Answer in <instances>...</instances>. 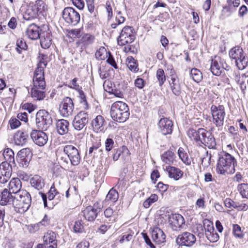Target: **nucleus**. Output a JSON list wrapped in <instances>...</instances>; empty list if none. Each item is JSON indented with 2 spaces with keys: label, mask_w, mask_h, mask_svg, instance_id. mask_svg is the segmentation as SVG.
Instances as JSON below:
<instances>
[{
  "label": "nucleus",
  "mask_w": 248,
  "mask_h": 248,
  "mask_svg": "<svg viewBox=\"0 0 248 248\" xmlns=\"http://www.w3.org/2000/svg\"><path fill=\"white\" fill-rule=\"evenodd\" d=\"M62 151H57L56 153L57 159L61 165L65 166L69 160L71 165L77 166L80 161V156L78 149L73 145H66L63 147Z\"/></svg>",
  "instance_id": "nucleus-1"
},
{
  "label": "nucleus",
  "mask_w": 248,
  "mask_h": 248,
  "mask_svg": "<svg viewBox=\"0 0 248 248\" xmlns=\"http://www.w3.org/2000/svg\"><path fill=\"white\" fill-rule=\"evenodd\" d=\"M237 161L231 154L221 151L218 153L217 171L218 173L225 175L232 174L235 171Z\"/></svg>",
  "instance_id": "nucleus-2"
},
{
  "label": "nucleus",
  "mask_w": 248,
  "mask_h": 248,
  "mask_svg": "<svg viewBox=\"0 0 248 248\" xmlns=\"http://www.w3.org/2000/svg\"><path fill=\"white\" fill-rule=\"evenodd\" d=\"M110 114L113 120L119 123L124 122L130 115L128 106L124 102L116 101L111 106Z\"/></svg>",
  "instance_id": "nucleus-3"
},
{
  "label": "nucleus",
  "mask_w": 248,
  "mask_h": 248,
  "mask_svg": "<svg viewBox=\"0 0 248 248\" xmlns=\"http://www.w3.org/2000/svg\"><path fill=\"white\" fill-rule=\"evenodd\" d=\"M31 198L29 192L22 190L15 194L14 206L17 212L24 213L27 211L31 205Z\"/></svg>",
  "instance_id": "nucleus-4"
},
{
  "label": "nucleus",
  "mask_w": 248,
  "mask_h": 248,
  "mask_svg": "<svg viewBox=\"0 0 248 248\" xmlns=\"http://www.w3.org/2000/svg\"><path fill=\"white\" fill-rule=\"evenodd\" d=\"M229 56L235 61L236 66L240 70H243L248 65V59L243 50L239 46L232 48L229 52Z\"/></svg>",
  "instance_id": "nucleus-5"
},
{
  "label": "nucleus",
  "mask_w": 248,
  "mask_h": 248,
  "mask_svg": "<svg viewBox=\"0 0 248 248\" xmlns=\"http://www.w3.org/2000/svg\"><path fill=\"white\" fill-rule=\"evenodd\" d=\"M33 87L31 90V96L37 100H42L45 97V93L42 90L45 89L46 82L45 78L34 77L33 78Z\"/></svg>",
  "instance_id": "nucleus-6"
},
{
  "label": "nucleus",
  "mask_w": 248,
  "mask_h": 248,
  "mask_svg": "<svg viewBox=\"0 0 248 248\" xmlns=\"http://www.w3.org/2000/svg\"><path fill=\"white\" fill-rule=\"evenodd\" d=\"M36 123L39 129L46 130L52 123L50 114L44 109L39 110L36 114Z\"/></svg>",
  "instance_id": "nucleus-7"
},
{
  "label": "nucleus",
  "mask_w": 248,
  "mask_h": 248,
  "mask_svg": "<svg viewBox=\"0 0 248 248\" xmlns=\"http://www.w3.org/2000/svg\"><path fill=\"white\" fill-rule=\"evenodd\" d=\"M211 112L213 118V123L217 127H222L224 124L226 115L224 107L223 105L216 106L213 105L211 107Z\"/></svg>",
  "instance_id": "nucleus-8"
},
{
  "label": "nucleus",
  "mask_w": 248,
  "mask_h": 248,
  "mask_svg": "<svg viewBox=\"0 0 248 248\" xmlns=\"http://www.w3.org/2000/svg\"><path fill=\"white\" fill-rule=\"evenodd\" d=\"M135 39V32L133 27L125 26L121 31L117 38L118 44L120 46H124L132 43Z\"/></svg>",
  "instance_id": "nucleus-9"
},
{
  "label": "nucleus",
  "mask_w": 248,
  "mask_h": 248,
  "mask_svg": "<svg viewBox=\"0 0 248 248\" xmlns=\"http://www.w3.org/2000/svg\"><path fill=\"white\" fill-rule=\"evenodd\" d=\"M62 18L68 24L75 26L79 23L80 16L75 9L68 7L62 11Z\"/></svg>",
  "instance_id": "nucleus-10"
},
{
  "label": "nucleus",
  "mask_w": 248,
  "mask_h": 248,
  "mask_svg": "<svg viewBox=\"0 0 248 248\" xmlns=\"http://www.w3.org/2000/svg\"><path fill=\"white\" fill-rule=\"evenodd\" d=\"M89 120L88 113L85 111H81L75 116L72 123L73 126L75 130L80 131L85 127Z\"/></svg>",
  "instance_id": "nucleus-11"
},
{
  "label": "nucleus",
  "mask_w": 248,
  "mask_h": 248,
  "mask_svg": "<svg viewBox=\"0 0 248 248\" xmlns=\"http://www.w3.org/2000/svg\"><path fill=\"white\" fill-rule=\"evenodd\" d=\"M74 108L73 100L69 97L63 99L59 105V111L63 117H68L72 114Z\"/></svg>",
  "instance_id": "nucleus-12"
},
{
  "label": "nucleus",
  "mask_w": 248,
  "mask_h": 248,
  "mask_svg": "<svg viewBox=\"0 0 248 248\" xmlns=\"http://www.w3.org/2000/svg\"><path fill=\"white\" fill-rule=\"evenodd\" d=\"M196 241V236L193 234L186 232L179 234L176 240L177 244L179 246L187 247L192 246Z\"/></svg>",
  "instance_id": "nucleus-13"
},
{
  "label": "nucleus",
  "mask_w": 248,
  "mask_h": 248,
  "mask_svg": "<svg viewBox=\"0 0 248 248\" xmlns=\"http://www.w3.org/2000/svg\"><path fill=\"white\" fill-rule=\"evenodd\" d=\"M12 173V166L7 162H3L0 164V183H6Z\"/></svg>",
  "instance_id": "nucleus-14"
},
{
  "label": "nucleus",
  "mask_w": 248,
  "mask_h": 248,
  "mask_svg": "<svg viewBox=\"0 0 248 248\" xmlns=\"http://www.w3.org/2000/svg\"><path fill=\"white\" fill-rule=\"evenodd\" d=\"M48 57L47 55L40 53L38 57V63L37 67L34 73V77L41 78L44 79V69L46 67L47 64Z\"/></svg>",
  "instance_id": "nucleus-15"
},
{
  "label": "nucleus",
  "mask_w": 248,
  "mask_h": 248,
  "mask_svg": "<svg viewBox=\"0 0 248 248\" xmlns=\"http://www.w3.org/2000/svg\"><path fill=\"white\" fill-rule=\"evenodd\" d=\"M43 130H33L31 133V137L33 142L39 146H43L47 143L48 137Z\"/></svg>",
  "instance_id": "nucleus-16"
},
{
  "label": "nucleus",
  "mask_w": 248,
  "mask_h": 248,
  "mask_svg": "<svg viewBox=\"0 0 248 248\" xmlns=\"http://www.w3.org/2000/svg\"><path fill=\"white\" fill-rule=\"evenodd\" d=\"M173 126V122L167 118H161L158 123L159 131L164 135L171 134Z\"/></svg>",
  "instance_id": "nucleus-17"
},
{
  "label": "nucleus",
  "mask_w": 248,
  "mask_h": 248,
  "mask_svg": "<svg viewBox=\"0 0 248 248\" xmlns=\"http://www.w3.org/2000/svg\"><path fill=\"white\" fill-rule=\"evenodd\" d=\"M224 69H227L223 64V60L216 57L211 62L210 70L214 75L219 76Z\"/></svg>",
  "instance_id": "nucleus-18"
},
{
  "label": "nucleus",
  "mask_w": 248,
  "mask_h": 248,
  "mask_svg": "<svg viewBox=\"0 0 248 248\" xmlns=\"http://www.w3.org/2000/svg\"><path fill=\"white\" fill-rule=\"evenodd\" d=\"M201 142L208 147L209 149H215L217 143L216 140L210 132L207 131L204 129V132H203Z\"/></svg>",
  "instance_id": "nucleus-19"
},
{
  "label": "nucleus",
  "mask_w": 248,
  "mask_h": 248,
  "mask_svg": "<svg viewBox=\"0 0 248 248\" xmlns=\"http://www.w3.org/2000/svg\"><path fill=\"white\" fill-rule=\"evenodd\" d=\"M11 191L7 188H4L0 194V204L6 205L13 204L15 201V195L13 196Z\"/></svg>",
  "instance_id": "nucleus-20"
},
{
  "label": "nucleus",
  "mask_w": 248,
  "mask_h": 248,
  "mask_svg": "<svg viewBox=\"0 0 248 248\" xmlns=\"http://www.w3.org/2000/svg\"><path fill=\"white\" fill-rule=\"evenodd\" d=\"M43 240L44 243L49 246V248H57L56 234L54 232L48 231L45 233Z\"/></svg>",
  "instance_id": "nucleus-21"
},
{
  "label": "nucleus",
  "mask_w": 248,
  "mask_h": 248,
  "mask_svg": "<svg viewBox=\"0 0 248 248\" xmlns=\"http://www.w3.org/2000/svg\"><path fill=\"white\" fill-rule=\"evenodd\" d=\"M152 237L153 241L157 244L165 242L166 235L163 231L158 227H155L152 231Z\"/></svg>",
  "instance_id": "nucleus-22"
},
{
  "label": "nucleus",
  "mask_w": 248,
  "mask_h": 248,
  "mask_svg": "<svg viewBox=\"0 0 248 248\" xmlns=\"http://www.w3.org/2000/svg\"><path fill=\"white\" fill-rule=\"evenodd\" d=\"M164 170L168 172L169 177L175 180H178L184 174L182 170L175 167L167 166Z\"/></svg>",
  "instance_id": "nucleus-23"
},
{
  "label": "nucleus",
  "mask_w": 248,
  "mask_h": 248,
  "mask_svg": "<svg viewBox=\"0 0 248 248\" xmlns=\"http://www.w3.org/2000/svg\"><path fill=\"white\" fill-rule=\"evenodd\" d=\"M26 34L31 40H36L40 37V29L34 24L30 25L26 31Z\"/></svg>",
  "instance_id": "nucleus-24"
},
{
  "label": "nucleus",
  "mask_w": 248,
  "mask_h": 248,
  "mask_svg": "<svg viewBox=\"0 0 248 248\" xmlns=\"http://www.w3.org/2000/svg\"><path fill=\"white\" fill-rule=\"evenodd\" d=\"M169 222L174 230L181 228L185 223L183 217L178 214H172L169 218Z\"/></svg>",
  "instance_id": "nucleus-25"
},
{
  "label": "nucleus",
  "mask_w": 248,
  "mask_h": 248,
  "mask_svg": "<svg viewBox=\"0 0 248 248\" xmlns=\"http://www.w3.org/2000/svg\"><path fill=\"white\" fill-rule=\"evenodd\" d=\"M31 186L37 190H41L45 186L44 179L38 175H33L30 179Z\"/></svg>",
  "instance_id": "nucleus-26"
},
{
  "label": "nucleus",
  "mask_w": 248,
  "mask_h": 248,
  "mask_svg": "<svg viewBox=\"0 0 248 248\" xmlns=\"http://www.w3.org/2000/svg\"><path fill=\"white\" fill-rule=\"evenodd\" d=\"M22 186L21 182L18 178H13L9 182L8 185L9 190L15 195L20 191Z\"/></svg>",
  "instance_id": "nucleus-27"
},
{
  "label": "nucleus",
  "mask_w": 248,
  "mask_h": 248,
  "mask_svg": "<svg viewBox=\"0 0 248 248\" xmlns=\"http://www.w3.org/2000/svg\"><path fill=\"white\" fill-rule=\"evenodd\" d=\"M69 123L64 119L59 120L56 124L57 131L60 135H63L68 133Z\"/></svg>",
  "instance_id": "nucleus-28"
},
{
  "label": "nucleus",
  "mask_w": 248,
  "mask_h": 248,
  "mask_svg": "<svg viewBox=\"0 0 248 248\" xmlns=\"http://www.w3.org/2000/svg\"><path fill=\"white\" fill-rule=\"evenodd\" d=\"M106 124V122L104 118L101 115H97L92 122V125L94 131L98 132L102 131L103 129V127Z\"/></svg>",
  "instance_id": "nucleus-29"
},
{
  "label": "nucleus",
  "mask_w": 248,
  "mask_h": 248,
  "mask_svg": "<svg viewBox=\"0 0 248 248\" xmlns=\"http://www.w3.org/2000/svg\"><path fill=\"white\" fill-rule=\"evenodd\" d=\"M28 137V133L21 131H18L14 135V142L17 145L22 146L27 142Z\"/></svg>",
  "instance_id": "nucleus-30"
},
{
  "label": "nucleus",
  "mask_w": 248,
  "mask_h": 248,
  "mask_svg": "<svg viewBox=\"0 0 248 248\" xmlns=\"http://www.w3.org/2000/svg\"><path fill=\"white\" fill-rule=\"evenodd\" d=\"M119 198L118 192L113 188H112L108 192L105 199L103 202L104 205H108L109 202H115Z\"/></svg>",
  "instance_id": "nucleus-31"
},
{
  "label": "nucleus",
  "mask_w": 248,
  "mask_h": 248,
  "mask_svg": "<svg viewBox=\"0 0 248 248\" xmlns=\"http://www.w3.org/2000/svg\"><path fill=\"white\" fill-rule=\"evenodd\" d=\"M178 155L179 158L185 165H191L192 158L190 156L188 152H186L183 148L180 147L178 150Z\"/></svg>",
  "instance_id": "nucleus-32"
},
{
  "label": "nucleus",
  "mask_w": 248,
  "mask_h": 248,
  "mask_svg": "<svg viewBox=\"0 0 248 248\" xmlns=\"http://www.w3.org/2000/svg\"><path fill=\"white\" fill-rule=\"evenodd\" d=\"M169 83L173 93L175 95H179L181 93V87L178 78L175 77H171Z\"/></svg>",
  "instance_id": "nucleus-33"
},
{
  "label": "nucleus",
  "mask_w": 248,
  "mask_h": 248,
  "mask_svg": "<svg viewBox=\"0 0 248 248\" xmlns=\"http://www.w3.org/2000/svg\"><path fill=\"white\" fill-rule=\"evenodd\" d=\"M203 132H204V129L199 128L197 130L194 129H190L187 131L188 137L192 140L197 142L201 141Z\"/></svg>",
  "instance_id": "nucleus-34"
},
{
  "label": "nucleus",
  "mask_w": 248,
  "mask_h": 248,
  "mask_svg": "<svg viewBox=\"0 0 248 248\" xmlns=\"http://www.w3.org/2000/svg\"><path fill=\"white\" fill-rule=\"evenodd\" d=\"M163 162L167 164H173L175 161L176 156L175 154L170 150L164 152L161 156Z\"/></svg>",
  "instance_id": "nucleus-35"
},
{
  "label": "nucleus",
  "mask_w": 248,
  "mask_h": 248,
  "mask_svg": "<svg viewBox=\"0 0 248 248\" xmlns=\"http://www.w3.org/2000/svg\"><path fill=\"white\" fill-rule=\"evenodd\" d=\"M83 214L85 219L89 221H93L97 215V210L91 206L87 207L84 211Z\"/></svg>",
  "instance_id": "nucleus-36"
},
{
  "label": "nucleus",
  "mask_w": 248,
  "mask_h": 248,
  "mask_svg": "<svg viewBox=\"0 0 248 248\" xmlns=\"http://www.w3.org/2000/svg\"><path fill=\"white\" fill-rule=\"evenodd\" d=\"M38 16L36 9L32 5H30L23 15V18L26 20H30L37 18Z\"/></svg>",
  "instance_id": "nucleus-37"
},
{
  "label": "nucleus",
  "mask_w": 248,
  "mask_h": 248,
  "mask_svg": "<svg viewBox=\"0 0 248 248\" xmlns=\"http://www.w3.org/2000/svg\"><path fill=\"white\" fill-rule=\"evenodd\" d=\"M3 155L6 161L10 164L11 163H15L14 153L13 150L10 148L5 149L3 153Z\"/></svg>",
  "instance_id": "nucleus-38"
},
{
  "label": "nucleus",
  "mask_w": 248,
  "mask_h": 248,
  "mask_svg": "<svg viewBox=\"0 0 248 248\" xmlns=\"http://www.w3.org/2000/svg\"><path fill=\"white\" fill-rule=\"evenodd\" d=\"M190 76L192 79L197 83H199L202 79V72L196 68H193L191 70Z\"/></svg>",
  "instance_id": "nucleus-39"
},
{
  "label": "nucleus",
  "mask_w": 248,
  "mask_h": 248,
  "mask_svg": "<svg viewBox=\"0 0 248 248\" xmlns=\"http://www.w3.org/2000/svg\"><path fill=\"white\" fill-rule=\"evenodd\" d=\"M40 44L42 48L46 49L49 47L51 45V39L50 35L46 34V36L44 35L40 37Z\"/></svg>",
  "instance_id": "nucleus-40"
},
{
  "label": "nucleus",
  "mask_w": 248,
  "mask_h": 248,
  "mask_svg": "<svg viewBox=\"0 0 248 248\" xmlns=\"http://www.w3.org/2000/svg\"><path fill=\"white\" fill-rule=\"evenodd\" d=\"M126 63L128 68L134 72L138 71V64L135 60L132 57H128L126 60Z\"/></svg>",
  "instance_id": "nucleus-41"
},
{
  "label": "nucleus",
  "mask_w": 248,
  "mask_h": 248,
  "mask_svg": "<svg viewBox=\"0 0 248 248\" xmlns=\"http://www.w3.org/2000/svg\"><path fill=\"white\" fill-rule=\"evenodd\" d=\"M237 190L243 198L248 199V184H239L237 186Z\"/></svg>",
  "instance_id": "nucleus-42"
},
{
  "label": "nucleus",
  "mask_w": 248,
  "mask_h": 248,
  "mask_svg": "<svg viewBox=\"0 0 248 248\" xmlns=\"http://www.w3.org/2000/svg\"><path fill=\"white\" fill-rule=\"evenodd\" d=\"M25 150L26 149H22L17 154V156L19 158V162L21 164L23 167H27L29 163V161L26 158V156L24 155Z\"/></svg>",
  "instance_id": "nucleus-43"
},
{
  "label": "nucleus",
  "mask_w": 248,
  "mask_h": 248,
  "mask_svg": "<svg viewBox=\"0 0 248 248\" xmlns=\"http://www.w3.org/2000/svg\"><path fill=\"white\" fill-rule=\"evenodd\" d=\"M32 6L36 9V11L39 15L43 14L46 9V4L41 0H37L35 2V4L32 5Z\"/></svg>",
  "instance_id": "nucleus-44"
},
{
  "label": "nucleus",
  "mask_w": 248,
  "mask_h": 248,
  "mask_svg": "<svg viewBox=\"0 0 248 248\" xmlns=\"http://www.w3.org/2000/svg\"><path fill=\"white\" fill-rule=\"evenodd\" d=\"M156 77L159 83V85L162 86L166 81V76L162 69H158L156 73Z\"/></svg>",
  "instance_id": "nucleus-45"
},
{
  "label": "nucleus",
  "mask_w": 248,
  "mask_h": 248,
  "mask_svg": "<svg viewBox=\"0 0 248 248\" xmlns=\"http://www.w3.org/2000/svg\"><path fill=\"white\" fill-rule=\"evenodd\" d=\"M158 196L155 194H152L147 199L143 202V205L146 208H149L151 205L158 200Z\"/></svg>",
  "instance_id": "nucleus-46"
},
{
  "label": "nucleus",
  "mask_w": 248,
  "mask_h": 248,
  "mask_svg": "<svg viewBox=\"0 0 248 248\" xmlns=\"http://www.w3.org/2000/svg\"><path fill=\"white\" fill-rule=\"evenodd\" d=\"M16 49L18 53L21 54L22 50L27 48V45L25 42L21 39H18L16 41Z\"/></svg>",
  "instance_id": "nucleus-47"
},
{
  "label": "nucleus",
  "mask_w": 248,
  "mask_h": 248,
  "mask_svg": "<svg viewBox=\"0 0 248 248\" xmlns=\"http://www.w3.org/2000/svg\"><path fill=\"white\" fill-rule=\"evenodd\" d=\"M104 214L106 218H109V221H111L112 222L115 221L116 217L114 216L113 210L111 208H107L104 211Z\"/></svg>",
  "instance_id": "nucleus-48"
},
{
  "label": "nucleus",
  "mask_w": 248,
  "mask_h": 248,
  "mask_svg": "<svg viewBox=\"0 0 248 248\" xmlns=\"http://www.w3.org/2000/svg\"><path fill=\"white\" fill-rule=\"evenodd\" d=\"M206 235L208 239L212 242H215L218 241L219 236L218 234L214 231L206 232Z\"/></svg>",
  "instance_id": "nucleus-49"
},
{
  "label": "nucleus",
  "mask_w": 248,
  "mask_h": 248,
  "mask_svg": "<svg viewBox=\"0 0 248 248\" xmlns=\"http://www.w3.org/2000/svg\"><path fill=\"white\" fill-rule=\"evenodd\" d=\"M233 234L234 236L238 238H242L243 234L241 230V227L238 224H234L233 225Z\"/></svg>",
  "instance_id": "nucleus-50"
},
{
  "label": "nucleus",
  "mask_w": 248,
  "mask_h": 248,
  "mask_svg": "<svg viewBox=\"0 0 248 248\" xmlns=\"http://www.w3.org/2000/svg\"><path fill=\"white\" fill-rule=\"evenodd\" d=\"M84 223L81 219L76 221L75 223L74 230L76 232L81 233L84 231Z\"/></svg>",
  "instance_id": "nucleus-51"
},
{
  "label": "nucleus",
  "mask_w": 248,
  "mask_h": 248,
  "mask_svg": "<svg viewBox=\"0 0 248 248\" xmlns=\"http://www.w3.org/2000/svg\"><path fill=\"white\" fill-rule=\"evenodd\" d=\"M94 40V37L93 35L86 34L82 38V42L85 45H88L92 44Z\"/></svg>",
  "instance_id": "nucleus-52"
},
{
  "label": "nucleus",
  "mask_w": 248,
  "mask_h": 248,
  "mask_svg": "<svg viewBox=\"0 0 248 248\" xmlns=\"http://www.w3.org/2000/svg\"><path fill=\"white\" fill-rule=\"evenodd\" d=\"M108 53V52L104 47H100L95 53V57L99 60H104L105 59V56H103V54H107Z\"/></svg>",
  "instance_id": "nucleus-53"
},
{
  "label": "nucleus",
  "mask_w": 248,
  "mask_h": 248,
  "mask_svg": "<svg viewBox=\"0 0 248 248\" xmlns=\"http://www.w3.org/2000/svg\"><path fill=\"white\" fill-rule=\"evenodd\" d=\"M224 204L227 208H239L238 203L235 202L230 198H227L224 201Z\"/></svg>",
  "instance_id": "nucleus-54"
},
{
  "label": "nucleus",
  "mask_w": 248,
  "mask_h": 248,
  "mask_svg": "<svg viewBox=\"0 0 248 248\" xmlns=\"http://www.w3.org/2000/svg\"><path fill=\"white\" fill-rule=\"evenodd\" d=\"M59 192L56 190L54 186H52L48 192V199L49 201L54 199L55 197L58 194Z\"/></svg>",
  "instance_id": "nucleus-55"
},
{
  "label": "nucleus",
  "mask_w": 248,
  "mask_h": 248,
  "mask_svg": "<svg viewBox=\"0 0 248 248\" xmlns=\"http://www.w3.org/2000/svg\"><path fill=\"white\" fill-rule=\"evenodd\" d=\"M36 108V107L35 106L31 103H26L22 105V108L28 110L29 113H31Z\"/></svg>",
  "instance_id": "nucleus-56"
},
{
  "label": "nucleus",
  "mask_w": 248,
  "mask_h": 248,
  "mask_svg": "<svg viewBox=\"0 0 248 248\" xmlns=\"http://www.w3.org/2000/svg\"><path fill=\"white\" fill-rule=\"evenodd\" d=\"M79 97L80 98V103L82 104L83 108L87 109L88 108V105L86 99V96L82 91L79 92Z\"/></svg>",
  "instance_id": "nucleus-57"
},
{
  "label": "nucleus",
  "mask_w": 248,
  "mask_h": 248,
  "mask_svg": "<svg viewBox=\"0 0 248 248\" xmlns=\"http://www.w3.org/2000/svg\"><path fill=\"white\" fill-rule=\"evenodd\" d=\"M114 141L112 139L108 138L105 141V149L107 151H110L113 147Z\"/></svg>",
  "instance_id": "nucleus-58"
},
{
  "label": "nucleus",
  "mask_w": 248,
  "mask_h": 248,
  "mask_svg": "<svg viewBox=\"0 0 248 248\" xmlns=\"http://www.w3.org/2000/svg\"><path fill=\"white\" fill-rule=\"evenodd\" d=\"M108 56L107 60V62L113 66L115 69H118L117 65L114 60L113 56L109 52H108Z\"/></svg>",
  "instance_id": "nucleus-59"
},
{
  "label": "nucleus",
  "mask_w": 248,
  "mask_h": 248,
  "mask_svg": "<svg viewBox=\"0 0 248 248\" xmlns=\"http://www.w3.org/2000/svg\"><path fill=\"white\" fill-rule=\"evenodd\" d=\"M134 84L136 87L141 89L145 86V81L141 78H137L135 80Z\"/></svg>",
  "instance_id": "nucleus-60"
},
{
  "label": "nucleus",
  "mask_w": 248,
  "mask_h": 248,
  "mask_svg": "<svg viewBox=\"0 0 248 248\" xmlns=\"http://www.w3.org/2000/svg\"><path fill=\"white\" fill-rule=\"evenodd\" d=\"M8 26L11 29H15L17 25V21L16 18L12 17L8 23Z\"/></svg>",
  "instance_id": "nucleus-61"
},
{
  "label": "nucleus",
  "mask_w": 248,
  "mask_h": 248,
  "mask_svg": "<svg viewBox=\"0 0 248 248\" xmlns=\"http://www.w3.org/2000/svg\"><path fill=\"white\" fill-rule=\"evenodd\" d=\"M93 145L94 150V155H93V156L94 157L95 156H97L99 155H101L102 153V150L99 148L101 146L100 143H97Z\"/></svg>",
  "instance_id": "nucleus-62"
},
{
  "label": "nucleus",
  "mask_w": 248,
  "mask_h": 248,
  "mask_svg": "<svg viewBox=\"0 0 248 248\" xmlns=\"http://www.w3.org/2000/svg\"><path fill=\"white\" fill-rule=\"evenodd\" d=\"M205 202L204 198H199L196 202V206L199 208L204 209L205 207Z\"/></svg>",
  "instance_id": "nucleus-63"
},
{
  "label": "nucleus",
  "mask_w": 248,
  "mask_h": 248,
  "mask_svg": "<svg viewBox=\"0 0 248 248\" xmlns=\"http://www.w3.org/2000/svg\"><path fill=\"white\" fill-rule=\"evenodd\" d=\"M73 4L79 10H82L84 7L83 0H72Z\"/></svg>",
  "instance_id": "nucleus-64"
}]
</instances>
